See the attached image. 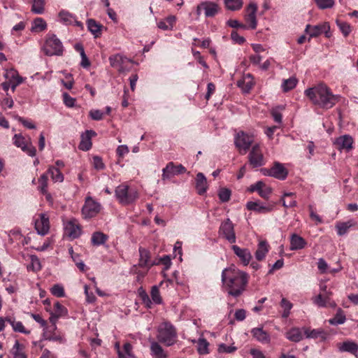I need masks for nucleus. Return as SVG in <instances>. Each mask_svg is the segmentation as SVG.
<instances>
[{
    "instance_id": "4",
    "label": "nucleus",
    "mask_w": 358,
    "mask_h": 358,
    "mask_svg": "<svg viewBox=\"0 0 358 358\" xmlns=\"http://www.w3.org/2000/svg\"><path fill=\"white\" fill-rule=\"evenodd\" d=\"M115 196L120 203L128 205L138 198V193L136 189L131 188L126 184H121L115 189Z\"/></svg>"
},
{
    "instance_id": "60",
    "label": "nucleus",
    "mask_w": 358,
    "mask_h": 358,
    "mask_svg": "<svg viewBox=\"0 0 358 358\" xmlns=\"http://www.w3.org/2000/svg\"><path fill=\"white\" fill-rule=\"evenodd\" d=\"M93 166L96 170H102L104 169V164L103 163L102 159L98 156H94L93 157Z\"/></svg>"
},
{
    "instance_id": "7",
    "label": "nucleus",
    "mask_w": 358,
    "mask_h": 358,
    "mask_svg": "<svg viewBox=\"0 0 358 358\" xmlns=\"http://www.w3.org/2000/svg\"><path fill=\"white\" fill-rule=\"evenodd\" d=\"M101 210V205L92 197L88 196L85 199V205L82 208V213L85 218L92 217L96 215Z\"/></svg>"
},
{
    "instance_id": "35",
    "label": "nucleus",
    "mask_w": 358,
    "mask_h": 358,
    "mask_svg": "<svg viewBox=\"0 0 358 358\" xmlns=\"http://www.w3.org/2000/svg\"><path fill=\"white\" fill-rule=\"evenodd\" d=\"M268 252V246L265 241H262L258 245V248L255 252V257L258 261H262L266 257Z\"/></svg>"
},
{
    "instance_id": "54",
    "label": "nucleus",
    "mask_w": 358,
    "mask_h": 358,
    "mask_svg": "<svg viewBox=\"0 0 358 358\" xmlns=\"http://www.w3.org/2000/svg\"><path fill=\"white\" fill-rule=\"evenodd\" d=\"M208 343L204 338H199L198 341V351L200 354H207Z\"/></svg>"
},
{
    "instance_id": "40",
    "label": "nucleus",
    "mask_w": 358,
    "mask_h": 358,
    "mask_svg": "<svg viewBox=\"0 0 358 358\" xmlns=\"http://www.w3.org/2000/svg\"><path fill=\"white\" fill-rule=\"evenodd\" d=\"M4 76L6 79L10 80V82L14 81V83H16V85H20L24 81V79L20 76L18 73L14 69L7 71Z\"/></svg>"
},
{
    "instance_id": "47",
    "label": "nucleus",
    "mask_w": 358,
    "mask_h": 358,
    "mask_svg": "<svg viewBox=\"0 0 358 358\" xmlns=\"http://www.w3.org/2000/svg\"><path fill=\"white\" fill-rule=\"evenodd\" d=\"M44 0H33L31 11L36 14H42L44 12Z\"/></svg>"
},
{
    "instance_id": "49",
    "label": "nucleus",
    "mask_w": 358,
    "mask_h": 358,
    "mask_svg": "<svg viewBox=\"0 0 358 358\" xmlns=\"http://www.w3.org/2000/svg\"><path fill=\"white\" fill-rule=\"evenodd\" d=\"M38 182L40 183V185L38 187L40 191L44 194H47V199H49L50 197V194L47 192V187H48V176L44 173L43 174L40 178L38 179Z\"/></svg>"
},
{
    "instance_id": "28",
    "label": "nucleus",
    "mask_w": 358,
    "mask_h": 358,
    "mask_svg": "<svg viewBox=\"0 0 358 358\" xmlns=\"http://www.w3.org/2000/svg\"><path fill=\"white\" fill-rule=\"evenodd\" d=\"M207 180L202 173H199L196 177V189L199 194H203L207 189Z\"/></svg>"
},
{
    "instance_id": "1",
    "label": "nucleus",
    "mask_w": 358,
    "mask_h": 358,
    "mask_svg": "<svg viewBox=\"0 0 358 358\" xmlns=\"http://www.w3.org/2000/svg\"><path fill=\"white\" fill-rule=\"evenodd\" d=\"M222 282L227 289L228 294L237 297L245 290L248 282V275L235 267H229L222 271Z\"/></svg>"
},
{
    "instance_id": "2",
    "label": "nucleus",
    "mask_w": 358,
    "mask_h": 358,
    "mask_svg": "<svg viewBox=\"0 0 358 358\" xmlns=\"http://www.w3.org/2000/svg\"><path fill=\"white\" fill-rule=\"evenodd\" d=\"M305 94L312 103L321 108H331L338 101L339 96L334 94L331 90L323 83L307 89Z\"/></svg>"
},
{
    "instance_id": "61",
    "label": "nucleus",
    "mask_w": 358,
    "mask_h": 358,
    "mask_svg": "<svg viewBox=\"0 0 358 358\" xmlns=\"http://www.w3.org/2000/svg\"><path fill=\"white\" fill-rule=\"evenodd\" d=\"M89 114L91 118L94 120H100L103 116V113L99 110H92Z\"/></svg>"
},
{
    "instance_id": "33",
    "label": "nucleus",
    "mask_w": 358,
    "mask_h": 358,
    "mask_svg": "<svg viewBox=\"0 0 358 358\" xmlns=\"http://www.w3.org/2000/svg\"><path fill=\"white\" fill-rule=\"evenodd\" d=\"M6 322L10 324L15 331L23 333L24 334H29L30 331L27 330L22 323L20 321H16L11 317H6Z\"/></svg>"
},
{
    "instance_id": "26",
    "label": "nucleus",
    "mask_w": 358,
    "mask_h": 358,
    "mask_svg": "<svg viewBox=\"0 0 358 358\" xmlns=\"http://www.w3.org/2000/svg\"><path fill=\"white\" fill-rule=\"evenodd\" d=\"M306 245V241L303 238L297 235L292 234L290 239V249L292 250L303 248Z\"/></svg>"
},
{
    "instance_id": "41",
    "label": "nucleus",
    "mask_w": 358,
    "mask_h": 358,
    "mask_svg": "<svg viewBox=\"0 0 358 358\" xmlns=\"http://www.w3.org/2000/svg\"><path fill=\"white\" fill-rule=\"evenodd\" d=\"M48 173L50 175L52 180L55 182H62L64 180V176L58 168L50 166Z\"/></svg>"
},
{
    "instance_id": "42",
    "label": "nucleus",
    "mask_w": 358,
    "mask_h": 358,
    "mask_svg": "<svg viewBox=\"0 0 358 358\" xmlns=\"http://www.w3.org/2000/svg\"><path fill=\"white\" fill-rule=\"evenodd\" d=\"M47 24L45 21L41 17L36 18L32 23L31 31L34 32H40L46 29Z\"/></svg>"
},
{
    "instance_id": "57",
    "label": "nucleus",
    "mask_w": 358,
    "mask_h": 358,
    "mask_svg": "<svg viewBox=\"0 0 358 358\" xmlns=\"http://www.w3.org/2000/svg\"><path fill=\"white\" fill-rule=\"evenodd\" d=\"M51 293L57 297H62L64 296V287L60 285H55L51 288Z\"/></svg>"
},
{
    "instance_id": "16",
    "label": "nucleus",
    "mask_w": 358,
    "mask_h": 358,
    "mask_svg": "<svg viewBox=\"0 0 358 358\" xmlns=\"http://www.w3.org/2000/svg\"><path fill=\"white\" fill-rule=\"evenodd\" d=\"M249 191L252 192H257L261 197L268 199L271 193V188L262 181H258L250 187Z\"/></svg>"
},
{
    "instance_id": "17",
    "label": "nucleus",
    "mask_w": 358,
    "mask_h": 358,
    "mask_svg": "<svg viewBox=\"0 0 358 358\" xmlns=\"http://www.w3.org/2000/svg\"><path fill=\"white\" fill-rule=\"evenodd\" d=\"M231 249L244 266L249 264L252 259V255L248 249L241 248L236 245H232Z\"/></svg>"
},
{
    "instance_id": "15",
    "label": "nucleus",
    "mask_w": 358,
    "mask_h": 358,
    "mask_svg": "<svg viewBox=\"0 0 358 358\" xmlns=\"http://www.w3.org/2000/svg\"><path fill=\"white\" fill-rule=\"evenodd\" d=\"M330 27L328 23L324 22L321 24L311 26L308 24L306 27V32L309 34L310 38L317 37L322 33H324L327 37H329L327 33Z\"/></svg>"
},
{
    "instance_id": "62",
    "label": "nucleus",
    "mask_w": 358,
    "mask_h": 358,
    "mask_svg": "<svg viewBox=\"0 0 358 358\" xmlns=\"http://www.w3.org/2000/svg\"><path fill=\"white\" fill-rule=\"evenodd\" d=\"M63 100L65 105L68 107H73L75 103V99L70 96L67 93L63 94Z\"/></svg>"
},
{
    "instance_id": "23",
    "label": "nucleus",
    "mask_w": 358,
    "mask_h": 358,
    "mask_svg": "<svg viewBox=\"0 0 358 358\" xmlns=\"http://www.w3.org/2000/svg\"><path fill=\"white\" fill-rule=\"evenodd\" d=\"M313 303L319 307H326L327 306H334L335 303L331 301L330 296L324 294H319L313 298Z\"/></svg>"
},
{
    "instance_id": "32",
    "label": "nucleus",
    "mask_w": 358,
    "mask_h": 358,
    "mask_svg": "<svg viewBox=\"0 0 358 358\" xmlns=\"http://www.w3.org/2000/svg\"><path fill=\"white\" fill-rule=\"evenodd\" d=\"M253 336L262 343H268L270 342L269 335L262 328H255L252 330Z\"/></svg>"
},
{
    "instance_id": "64",
    "label": "nucleus",
    "mask_w": 358,
    "mask_h": 358,
    "mask_svg": "<svg viewBox=\"0 0 358 358\" xmlns=\"http://www.w3.org/2000/svg\"><path fill=\"white\" fill-rule=\"evenodd\" d=\"M116 152L119 157H123L124 155L129 152V148L126 145H119Z\"/></svg>"
},
{
    "instance_id": "44",
    "label": "nucleus",
    "mask_w": 358,
    "mask_h": 358,
    "mask_svg": "<svg viewBox=\"0 0 358 358\" xmlns=\"http://www.w3.org/2000/svg\"><path fill=\"white\" fill-rule=\"evenodd\" d=\"M355 224L352 221L346 222H339L336 225L337 233L339 236H343L347 233L348 230Z\"/></svg>"
},
{
    "instance_id": "59",
    "label": "nucleus",
    "mask_w": 358,
    "mask_h": 358,
    "mask_svg": "<svg viewBox=\"0 0 358 358\" xmlns=\"http://www.w3.org/2000/svg\"><path fill=\"white\" fill-rule=\"evenodd\" d=\"M337 24L345 36H347L350 33V26L348 23L337 21Z\"/></svg>"
},
{
    "instance_id": "46",
    "label": "nucleus",
    "mask_w": 358,
    "mask_h": 358,
    "mask_svg": "<svg viewBox=\"0 0 358 358\" xmlns=\"http://www.w3.org/2000/svg\"><path fill=\"white\" fill-rule=\"evenodd\" d=\"M224 3L226 8L231 10H239L243 6L242 0H224Z\"/></svg>"
},
{
    "instance_id": "13",
    "label": "nucleus",
    "mask_w": 358,
    "mask_h": 358,
    "mask_svg": "<svg viewBox=\"0 0 358 358\" xmlns=\"http://www.w3.org/2000/svg\"><path fill=\"white\" fill-rule=\"evenodd\" d=\"M65 234L71 239L77 238L81 234V228L78 222L73 219L65 224Z\"/></svg>"
},
{
    "instance_id": "45",
    "label": "nucleus",
    "mask_w": 358,
    "mask_h": 358,
    "mask_svg": "<svg viewBox=\"0 0 358 358\" xmlns=\"http://www.w3.org/2000/svg\"><path fill=\"white\" fill-rule=\"evenodd\" d=\"M59 18L61 21H62L66 24H73L77 21L75 19L74 16L72 14L69 13L66 11H61L59 14Z\"/></svg>"
},
{
    "instance_id": "55",
    "label": "nucleus",
    "mask_w": 358,
    "mask_h": 358,
    "mask_svg": "<svg viewBox=\"0 0 358 358\" xmlns=\"http://www.w3.org/2000/svg\"><path fill=\"white\" fill-rule=\"evenodd\" d=\"M282 107H276L273 108L271 110V114L275 122L278 123H281L282 122V114L280 113V110H282Z\"/></svg>"
},
{
    "instance_id": "48",
    "label": "nucleus",
    "mask_w": 358,
    "mask_h": 358,
    "mask_svg": "<svg viewBox=\"0 0 358 358\" xmlns=\"http://www.w3.org/2000/svg\"><path fill=\"white\" fill-rule=\"evenodd\" d=\"M280 306L283 308L282 317L284 318L288 317L290 313V310L293 306L292 303L285 298H282L280 302Z\"/></svg>"
},
{
    "instance_id": "36",
    "label": "nucleus",
    "mask_w": 358,
    "mask_h": 358,
    "mask_svg": "<svg viewBox=\"0 0 358 358\" xmlns=\"http://www.w3.org/2000/svg\"><path fill=\"white\" fill-rule=\"evenodd\" d=\"M285 336L292 342H299L303 338V334L299 328L291 329L286 333Z\"/></svg>"
},
{
    "instance_id": "43",
    "label": "nucleus",
    "mask_w": 358,
    "mask_h": 358,
    "mask_svg": "<svg viewBox=\"0 0 358 358\" xmlns=\"http://www.w3.org/2000/svg\"><path fill=\"white\" fill-rule=\"evenodd\" d=\"M298 83L297 79L295 77H291L288 79H285L282 83V89L283 92H287L294 89Z\"/></svg>"
},
{
    "instance_id": "20",
    "label": "nucleus",
    "mask_w": 358,
    "mask_h": 358,
    "mask_svg": "<svg viewBox=\"0 0 358 358\" xmlns=\"http://www.w3.org/2000/svg\"><path fill=\"white\" fill-rule=\"evenodd\" d=\"M35 229L38 234L45 235L50 229L49 220L44 215L41 214L40 218L35 222Z\"/></svg>"
},
{
    "instance_id": "3",
    "label": "nucleus",
    "mask_w": 358,
    "mask_h": 358,
    "mask_svg": "<svg viewBox=\"0 0 358 358\" xmlns=\"http://www.w3.org/2000/svg\"><path fill=\"white\" fill-rule=\"evenodd\" d=\"M176 331L171 323L164 322L159 325L157 338L159 342L171 346L176 343Z\"/></svg>"
},
{
    "instance_id": "29",
    "label": "nucleus",
    "mask_w": 358,
    "mask_h": 358,
    "mask_svg": "<svg viewBox=\"0 0 358 358\" xmlns=\"http://www.w3.org/2000/svg\"><path fill=\"white\" fill-rule=\"evenodd\" d=\"M10 354L13 358H27L24 352V345L20 343L18 341H15L14 345L10 350Z\"/></svg>"
},
{
    "instance_id": "21",
    "label": "nucleus",
    "mask_w": 358,
    "mask_h": 358,
    "mask_svg": "<svg viewBox=\"0 0 358 358\" xmlns=\"http://www.w3.org/2000/svg\"><path fill=\"white\" fill-rule=\"evenodd\" d=\"M96 133L92 130H87L81 136V141L79 145V149L81 150H89L92 147L91 138L94 136Z\"/></svg>"
},
{
    "instance_id": "10",
    "label": "nucleus",
    "mask_w": 358,
    "mask_h": 358,
    "mask_svg": "<svg viewBox=\"0 0 358 358\" xmlns=\"http://www.w3.org/2000/svg\"><path fill=\"white\" fill-rule=\"evenodd\" d=\"M109 62L110 66L117 69L120 73L127 71V64L131 62L129 59L120 54L111 55L109 57Z\"/></svg>"
},
{
    "instance_id": "11",
    "label": "nucleus",
    "mask_w": 358,
    "mask_h": 358,
    "mask_svg": "<svg viewBox=\"0 0 358 358\" xmlns=\"http://www.w3.org/2000/svg\"><path fill=\"white\" fill-rule=\"evenodd\" d=\"M13 143L22 150L26 152L28 155L34 157L36 155V148L32 145L30 142L25 141L24 138L21 134H15L13 137Z\"/></svg>"
},
{
    "instance_id": "53",
    "label": "nucleus",
    "mask_w": 358,
    "mask_h": 358,
    "mask_svg": "<svg viewBox=\"0 0 358 358\" xmlns=\"http://www.w3.org/2000/svg\"><path fill=\"white\" fill-rule=\"evenodd\" d=\"M345 316L341 313V310L336 315L334 318L329 320V322L332 325H338L343 324L345 322Z\"/></svg>"
},
{
    "instance_id": "8",
    "label": "nucleus",
    "mask_w": 358,
    "mask_h": 358,
    "mask_svg": "<svg viewBox=\"0 0 358 358\" xmlns=\"http://www.w3.org/2000/svg\"><path fill=\"white\" fill-rule=\"evenodd\" d=\"M248 162L252 168L260 167L264 164L263 153L258 144L252 146L248 155Z\"/></svg>"
},
{
    "instance_id": "27",
    "label": "nucleus",
    "mask_w": 358,
    "mask_h": 358,
    "mask_svg": "<svg viewBox=\"0 0 358 358\" xmlns=\"http://www.w3.org/2000/svg\"><path fill=\"white\" fill-rule=\"evenodd\" d=\"M204 14L207 17L215 16L219 11V6L213 1H203Z\"/></svg>"
},
{
    "instance_id": "51",
    "label": "nucleus",
    "mask_w": 358,
    "mask_h": 358,
    "mask_svg": "<svg viewBox=\"0 0 358 358\" xmlns=\"http://www.w3.org/2000/svg\"><path fill=\"white\" fill-rule=\"evenodd\" d=\"M31 263L27 265V268L28 270L34 271H38L41 269V263L37 257L32 255L31 256Z\"/></svg>"
},
{
    "instance_id": "52",
    "label": "nucleus",
    "mask_w": 358,
    "mask_h": 358,
    "mask_svg": "<svg viewBox=\"0 0 358 358\" xmlns=\"http://www.w3.org/2000/svg\"><path fill=\"white\" fill-rule=\"evenodd\" d=\"M150 294L153 302H155L157 304H159L162 303V300L160 296L159 286L155 285L152 287Z\"/></svg>"
},
{
    "instance_id": "37",
    "label": "nucleus",
    "mask_w": 358,
    "mask_h": 358,
    "mask_svg": "<svg viewBox=\"0 0 358 358\" xmlns=\"http://www.w3.org/2000/svg\"><path fill=\"white\" fill-rule=\"evenodd\" d=\"M108 240V236L100 231H96L92 234L91 241L94 245H103Z\"/></svg>"
},
{
    "instance_id": "22",
    "label": "nucleus",
    "mask_w": 358,
    "mask_h": 358,
    "mask_svg": "<svg viewBox=\"0 0 358 358\" xmlns=\"http://www.w3.org/2000/svg\"><path fill=\"white\" fill-rule=\"evenodd\" d=\"M237 85L244 93H248L254 85L253 78L251 74L245 75L243 79L237 82Z\"/></svg>"
},
{
    "instance_id": "30",
    "label": "nucleus",
    "mask_w": 358,
    "mask_h": 358,
    "mask_svg": "<svg viewBox=\"0 0 358 358\" xmlns=\"http://www.w3.org/2000/svg\"><path fill=\"white\" fill-rule=\"evenodd\" d=\"M67 314L66 308L60 304L59 302H56L54 305L53 313L51 314L50 321L52 322L57 320L59 317L64 316Z\"/></svg>"
},
{
    "instance_id": "24",
    "label": "nucleus",
    "mask_w": 358,
    "mask_h": 358,
    "mask_svg": "<svg viewBox=\"0 0 358 358\" xmlns=\"http://www.w3.org/2000/svg\"><path fill=\"white\" fill-rule=\"evenodd\" d=\"M150 354L152 358H167V355L162 347L156 341L150 343Z\"/></svg>"
},
{
    "instance_id": "39",
    "label": "nucleus",
    "mask_w": 358,
    "mask_h": 358,
    "mask_svg": "<svg viewBox=\"0 0 358 358\" xmlns=\"http://www.w3.org/2000/svg\"><path fill=\"white\" fill-rule=\"evenodd\" d=\"M294 196V194L292 192L285 193L283 194L281 201L285 208H291L296 206V201L294 198H293Z\"/></svg>"
},
{
    "instance_id": "12",
    "label": "nucleus",
    "mask_w": 358,
    "mask_h": 358,
    "mask_svg": "<svg viewBox=\"0 0 358 358\" xmlns=\"http://www.w3.org/2000/svg\"><path fill=\"white\" fill-rule=\"evenodd\" d=\"M185 171L186 169L182 164L176 166L173 162H169L162 170V180H165L173 176L181 174Z\"/></svg>"
},
{
    "instance_id": "31",
    "label": "nucleus",
    "mask_w": 358,
    "mask_h": 358,
    "mask_svg": "<svg viewBox=\"0 0 358 358\" xmlns=\"http://www.w3.org/2000/svg\"><path fill=\"white\" fill-rule=\"evenodd\" d=\"M336 143L338 145L339 149H345L346 150H349L352 148L353 140L351 136L348 135H344L338 138Z\"/></svg>"
},
{
    "instance_id": "5",
    "label": "nucleus",
    "mask_w": 358,
    "mask_h": 358,
    "mask_svg": "<svg viewBox=\"0 0 358 358\" xmlns=\"http://www.w3.org/2000/svg\"><path fill=\"white\" fill-rule=\"evenodd\" d=\"M42 50L48 56L61 55L63 52V45L55 35H48Z\"/></svg>"
},
{
    "instance_id": "14",
    "label": "nucleus",
    "mask_w": 358,
    "mask_h": 358,
    "mask_svg": "<svg viewBox=\"0 0 358 358\" xmlns=\"http://www.w3.org/2000/svg\"><path fill=\"white\" fill-rule=\"evenodd\" d=\"M246 14L245 20L247 23L249 24V27L252 29H255L257 27V22L256 18V13L257 10V6L256 3L251 2L246 8Z\"/></svg>"
},
{
    "instance_id": "19",
    "label": "nucleus",
    "mask_w": 358,
    "mask_h": 358,
    "mask_svg": "<svg viewBox=\"0 0 358 358\" xmlns=\"http://www.w3.org/2000/svg\"><path fill=\"white\" fill-rule=\"evenodd\" d=\"M247 208L250 210L255 211L259 213H267L273 210V205H263L258 201H249L247 203Z\"/></svg>"
},
{
    "instance_id": "50",
    "label": "nucleus",
    "mask_w": 358,
    "mask_h": 358,
    "mask_svg": "<svg viewBox=\"0 0 358 358\" xmlns=\"http://www.w3.org/2000/svg\"><path fill=\"white\" fill-rule=\"evenodd\" d=\"M304 334L306 338H317L318 337H322L323 338L324 335V331L320 329L310 330L308 329H305Z\"/></svg>"
},
{
    "instance_id": "38",
    "label": "nucleus",
    "mask_w": 358,
    "mask_h": 358,
    "mask_svg": "<svg viewBox=\"0 0 358 358\" xmlns=\"http://www.w3.org/2000/svg\"><path fill=\"white\" fill-rule=\"evenodd\" d=\"M87 27L89 31L97 37L101 34L103 26L99 23H97L94 20L90 19L87 20Z\"/></svg>"
},
{
    "instance_id": "34",
    "label": "nucleus",
    "mask_w": 358,
    "mask_h": 358,
    "mask_svg": "<svg viewBox=\"0 0 358 358\" xmlns=\"http://www.w3.org/2000/svg\"><path fill=\"white\" fill-rule=\"evenodd\" d=\"M338 349L341 352L355 354L358 351V344L352 341H345L338 345Z\"/></svg>"
},
{
    "instance_id": "63",
    "label": "nucleus",
    "mask_w": 358,
    "mask_h": 358,
    "mask_svg": "<svg viewBox=\"0 0 358 358\" xmlns=\"http://www.w3.org/2000/svg\"><path fill=\"white\" fill-rule=\"evenodd\" d=\"M236 350V348L235 347L227 346V345L223 344V343L220 344L218 347V351L220 353H222V352L231 353V352H234Z\"/></svg>"
},
{
    "instance_id": "56",
    "label": "nucleus",
    "mask_w": 358,
    "mask_h": 358,
    "mask_svg": "<svg viewBox=\"0 0 358 358\" xmlns=\"http://www.w3.org/2000/svg\"><path fill=\"white\" fill-rule=\"evenodd\" d=\"M218 195L222 202H227L230 199L231 191L227 188H222L220 189Z\"/></svg>"
},
{
    "instance_id": "58",
    "label": "nucleus",
    "mask_w": 358,
    "mask_h": 358,
    "mask_svg": "<svg viewBox=\"0 0 358 358\" xmlns=\"http://www.w3.org/2000/svg\"><path fill=\"white\" fill-rule=\"evenodd\" d=\"M315 2L321 9L331 8L334 4V0H315Z\"/></svg>"
},
{
    "instance_id": "25",
    "label": "nucleus",
    "mask_w": 358,
    "mask_h": 358,
    "mask_svg": "<svg viewBox=\"0 0 358 358\" xmlns=\"http://www.w3.org/2000/svg\"><path fill=\"white\" fill-rule=\"evenodd\" d=\"M139 266L150 268L152 265L155 264V263L150 262V253L148 250L141 248L139 249Z\"/></svg>"
},
{
    "instance_id": "18",
    "label": "nucleus",
    "mask_w": 358,
    "mask_h": 358,
    "mask_svg": "<svg viewBox=\"0 0 358 358\" xmlns=\"http://www.w3.org/2000/svg\"><path fill=\"white\" fill-rule=\"evenodd\" d=\"M268 172V176H273L279 180H284L288 173L287 169L279 162H275Z\"/></svg>"
},
{
    "instance_id": "6",
    "label": "nucleus",
    "mask_w": 358,
    "mask_h": 358,
    "mask_svg": "<svg viewBox=\"0 0 358 358\" xmlns=\"http://www.w3.org/2000/svg\"><path fill=\"white\" fill-rule=\"evenodd\" d=\"M253 141V136L240 131L235 137V145L241 154H245Z\"/></svg>"
},
{
    "instance_id": "9",
    "label": "nucleus",
    "mask_w": 358,
    "mask_h": 358,
    "mask_svg": "<svg viewBox=\"0 0 358 358\" xmlns=\"http://www.w3.org/2000/svg\"><path fill=\"white\" fill-rule=\"evenodd\" d=\"M219 233L230 243H234L236 241L234 224L229 219H227L222 222Z\"/></svg>"
}]
</instances>
